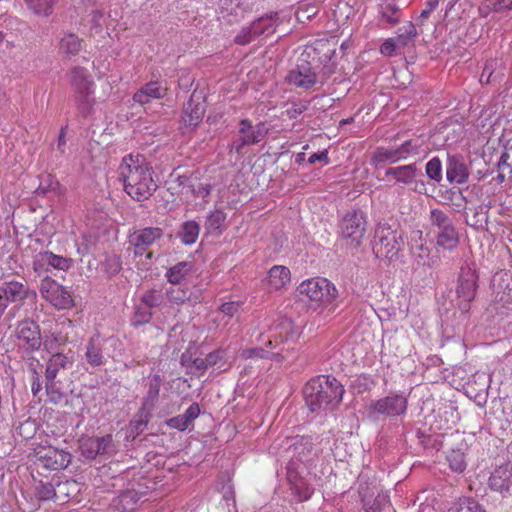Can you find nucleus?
I'll list each match as a JSON object with an SVG mask.
<instances>
[{
	"label": "nucleus",
	"instance_id": "f257e3e1",
	"mask_svg": "<svg viewBox=\"0 0 512 512\" xmlns=\"http://www.w3.org/2000/svg\"><path fill=\"white\" fill-rule=\"evenodd\" d=\"M152 167L140 154L125 156L119 166L125 192L137 201L148 199L156 190Z\"/></svg>",
	"mask_w": 512,
	"mask_h": 512
},
{
	"label": "nucleus",
	"instance_id": "f03ea898",
	"mask_svg": "<svg viewBox=\"0 0 512 512\" xmlns=\"http://www.w3.org/2000/svg\"><path fill=\"white\" fill-rule=\"evenodd\" d=\"M344 392L343 385L328 375H319L309 380L303 389L306 405L311 412L338 405Z\"/></svg>",
	"mask_w": 512,
	"mask_h": 512
},
{
	"label": "nucleus",
	"instance_id": "7ed1b4c3",
	"mask_svg": "<svg viewBox=\"0 0 512 512\" xmlns=\"http://www.w3.org/2000/svg\"><path fill=\"white\" fill-rule=\"evenodd\" d=\"M297 292L301 297H305L310 303L322 306L319 315L327 309L328 315H332L336 308V299L339 296L336 286L327 278L312 277L302 281L297 287Z\"/></svg>",
	"mask_w": 512,
	"mask_h": 512
},
{
	"label": "nucleus",
	"instance_id": "20e7f679",
	"mask_svg": "<svg viewBox=\"0 0 512 512\" xmlns=\"http://www.w3.org/2000/svg\"><path fill=\"white\" fill-rule=\"evenodd\" d=\"M69 83L77 109L83 116L90 115L95 105V83L89 71L83 67H73L69 71Z\"/></svg>",
	"mask_w": 512,
	"mask_h": 512
},
{
	"label": "nucleus",
	"instance_id": "39448f33",
	"mask_svg": "<svg viewBox=\"0 0 512 512\" xmlns=\"http://www.w3.org/2000/svg\"><path fill=\"white\" fill-rule=\"evenodd\" d=\"M294 337L293 324L289 320L281 321L272 330V334L266 342V348L254 347L246 348L240 352V357L248 359H268L270 357V350L277 347L279 344L284 343Z\"/></svg>",
	"mask_w": 512,
	"mask_h": 512
},
{
	"label": "nucleus",
	"instance_id": "423d86ee",
	"mask_svg": "<svg viewBox=\"0 0 512 512\" xmlns=\"http://www.w3.org/2000/svg\"><path fill=\"white\" fill-rule=\"evenodd\" d=\"M367 227L366 216L362 211L347 213L340 224V235L343 246L357 248L364 239Z\"/></svg>",
	"mask_w": 512,
	"mask_h": 512
},
{
	"label": "nucleus",
	"instance_id": "0eeeda50",
	"mask_svg": "<svg viewBox=\"0 0 512 512\" xmlns=\"http://www.w3.org/2000/svg\"><path fill=\"white\" fill-rule=\"evenodd\" d=\"M39 291L42 299L58 311L69 310L75 305L72 293L49 276L41 280Z\"/></svg>",
	"mask_w": 512,
	"mask_h": 512
},
{
	"label": "nucleus",
	"instance_id": "6e6552de",
	"mask_svg": "<svg viewBox=\"0 0 512 512\" xmlns=\"http://www.w3.org/2000/svg\"><path fill=\"white\" fill-rule=\"evenodd\" d=\"M33 455L44 468L49 470L65 469L72 460V455L69 452L42 443L35 445Z\"/></svg>",
	"mask_w": 512,
	"mask_h": 512
},
{
	"label": "nucleus",
	"instance_id": "1a4fd4ad",
	"mask_svg": "<svg viewBox=\"0 0 512 512\" xmlns=\"http://www.w3.org/2000/svg\"><path fill=\"white\" fill-rule=\"evenodd\" d=\"M401 236L387 223H379L375 229L373 252L375 256H395L400 250Z\"/></svg>",
	"mask_w": 512,
	"mask_h": 512
},
{
	"label": "nucleus",
	"instance_id": "9d476101",
	"mask_svg": "<svg viewBox=\"0 0 512 512\" xmlns=\"http://www.w3.org/2000/svg\"><path fill=\"white\" fill-rule=\"evenodd\" d=\"M268 133L264 123L252 125L248 119H243L239 123L238 138L231 144V151L240 154L244 146L253 145L261 142Z\"/></svg>",
	"mask_w": 512,
	"mask_h": 512
},
{
	"label": "nucleus",
	"instance_id": "9b49d317",
	"mask_svg": "<svg viewBox=\"0 0 512 512\" xmlns=\"http://www.w3.org/2000/svg\"><path fill=\"white\" fill-rule=\"evenodd\" d=\"M478 274L470 266L462 267L457 287V295L460 299L459 307L463 312H468L470 302L474 300L477 290Z\"/></svg>",
	"mask_w": 512,
	"mask_h": 512
},
{
	"label": "nucleus",
	"instance_id": "f8f14e48",
	"mask_svg": "<svg viewBox=\"0 0 512 512\" xmlns=\"http://www.w3.org/2000/svg\"><path fill=\"white\" fill-rule=\"evenodd\" d=\"M27 300L31 304L37 301V294L34 290L27 288L20 282L10 281L0 285V311L3 312L10 302Z\"/></svg>",
	"mask_w": 512,
	"mask_h": 512
},
{
	"label": "nucleus",
	"instance_id": "ddd939ff",
	"mask_svg": "<svg viewBox=\"0 0 512 512\" xmlns=\"http://www.w3.org/2000/svg\"><path fill=\"white\" fill-rule=\"evenodd\" d=\"M416 150L411 141H405L397 147H378L371 157V164L375 167H382L386 164H393L406 159Z\"/></svg>",
	"mask_w": 512,
	"mask_h": 512
},
{
	"label": "nucleus",
	"instance_id": "4468645a",
	"mask_svg": "<svg viewBox=\"0 0 512 512\" xmlns=\"http://www.w3.org/2000/svg\"><path fill=\"white\" fill-rule=\"evenodd\" d=\"M407 407V397L401 394H390L373 401L370 404V411L387 417H397L405 415Z\"/></svg>",
	"mask_w": 512,
	"mask_h": 512
},
{
	"label": "nucleus",
	"instance_id": "2eb2a0df",
	"mask_svg": "<svg viewBox=\"0 0 512 512\" xmlns=\"http://www.w3.org/2000/svg\"><path fill=\"white\" fill-rule=\"evenodd\" d=\"M19 345L28 351L38 350L42 344L39 325L30 320L20 322L16 330Z\"/></svg>",
	"mask_w": 512,
	"mask_h": 512
},
{
	"label": "nucleus",
	"instance_id": "dca6fc26",
	"mask_svg": "<svg viewBox=\"0 0 512 512\" xmlns=\"http://www.w3.org/2000/svg\"><path fill=\"white\" fill-rule=\"evenodd\" d=\"M82 454L89 459L97 455L111 454L114 452L113 437L108 434L102 437H86L80 440Z\"/></svg>",
	"mask_w": 512,
	"mask_h": 512
},
{
	"label": "nucleus",
	"instance_id": "f3484780",
	"mask_svg": "<svg viewBox=\"0 0 512 512\" xmlns=\"http://www.w3.org/2000/svg\"><path fill=\"white\" fill-rule=\"evenodd\" d=\"M286 80L289 84L305 90L313 88L318 83L322 84L312 67L301 64L288 73Z\"/></svg>",
	"mask_w": 512,
	"mask_h": 512
},
{
	"label": "nucleus",
	"instance_id": "a211bd4d",
	"mask_svg": "<svg viewBox=\"0 0 512 512\" xmlns=\"http://www.w3.org/2000/svg\"><path fill=\"white\" fill-rule=\"evenodd\" d=\"M488 485L491 490L500 493L503 497L511 495L512 469L506 466H499L489 477Z\"/></svg>",
	"mask_w": 512,
	"mask_h": 512
},
{
	"label": "nucleus",
	"instance_id": "6ab92c4d",
	"mask_svg": "<svg viewBox=\"0 0 512 512\" xmlns=\"http://www.w3.org/2000/svg\"><path fill=\"white\" fill-rule=\"evenodd\" d=\"M162 234L163 232L160 228H145L131 235L130 243L137 249L135 256L142 254L146 248L159 239Z\"/></svg>",
	"mask_w": 512,
	"mask_h": 512
},
{
	"label": "nucleus",
	"instance_id": "aec40b11",
	"mask_svg": "<svg viewBox=\"0 0 512 512\" xmlns=\"http://www.w3.org/2000/svg\"><path fill=\"white\" fill-rule=\"evenodd\" d=\"M167 89L157 81L145 84L133 95V100L139 104H147L152 100L161 99L166 95Z\"/></svg>",
	"mask_w": 512,
	"mask_h": 512
},
{
	"label": "nucleus",
	"instance_id": "412c9836",
	"mask_svg": "<svg viewBox=\"0 0 512 512\" xmlns=\"http://www.w3.org/2000/svg\"><path fill=\"white\" fill-rule=\"evenodd\" d=\"M102 337L99 332H96L87 342L85 358L87 362L93 367H99L106 363V359L102 352Z\"/></svg>",
	"mask_w": 512,
	"mask_h": 512
},
{
	"label": "nucleus",
	"instance_id": "4be33fe9",
	"mask_svg": "<svg viewBox=\"0 0 512 512\" xmlns=\"http://www.w3.org/2000/svg\"><path fill=\"white\" fill-rule=\"evenodd\" d=\"M446 177L450 183L463 184L468 180V169L460 157L449 156L446 167Z\"/></svg>",
	"mask_w": 512,
	"mask_h": 512
},
{
	"label": "nucleus",
	"instance_id": "5701e85b",
	"mask_svg": "<svg viewBox=\"0 0 512 512\" xmlns=\"http://www.w3.org/2000/svg\"><path fill=\"white\" fill-rule=\"evenodd\" d=\"M82 49V40L72 32L63 33L58 41V52L64 57H74Z\"/></svg>",
	"mask_w": 512,
	"mask_h": 512
},
{
	"label": "nucleus",
	"instance_id": "b1692460",
	"mask_svg": "<svg viewBox=\"0 0 512 512\" xmlns=\"http://www.w3.org/2000/svg\"><path fill=\"white\" fill-rule=\"evenodd\" d=\"M278 23L277 13L266 14L252 21L253 33L256 34L257 38L260 36L268 37L276 31Z\"/></svg>",
	"mask_w": 512,
	"mask_h": 512
},
{
	"label": "nucleus",
	"instance_id": "393cba45",
	"mask_svg": "<svg viewBox=\"0 0 512 512\" xmlns=\"http://www.w3.org/2000/svg\"><path fill=\"white\" fill-rule=\"evenodd\" d=\"M71 258H38L34 262V270L39 275L42 272H53V270L66 271L71 266Z\"/></svg>",
	"mask_w": 512,
	"mask_h": 512
},
{
	"label": "nucleus",
	"instance_id": "a878e982",
	"mask_svg": "<svg viewBox=\"0 0 512 512\" xmlns=\"http://www.w3.org/2000/svg\"><path fill=\"white\" fill-rule=\"evenodd\" d=\"M291 281L290 270L282 265L273 266L268 273V285L270 289L280 290Z\"/></svg>",
	"mask_w": 512,
	"mask_h": 512
},
{
	"label": "nucleus",
	"instance_id": "bb28decb",
	"mask_svg": "<svg viewBox=\"0 0 512 512\" xmlns=\"http://www.w3.org/2000/svg\"><path fill=\"white\" fill-rule=\"evenodd\" d=\"M204 113V104L191 99L184 108L182 122L185 126L194 127L202 120Z\"/></svg>",
	"mask_w": 512,
	"mask_h": 512
},
{
	"label": "nucleus",
	"instance_id": "cd10ccee",
	"mask_svg": "<svg viewBox=\"0 0 512 512\" xmlns=\"http://www.w3.org/2000/svg\"><path fill=\"white\" fill-rule=\"evenodd\" d=\"M504 75V67L501 59H489L486 61L483 71L480 75V82L482 84H489Z\"/></svg>",
	"mask_w": 512,
	"mask_h": 512
},
{
	"label": "nucleus",
	"instance_id": "c85d7f7f",
	"mask_svg": "<svg viewBox=\"0 0 512 512\" xmlns=\"http://www.w3.org/2000/svg\"><path fill=\"white\" fill-rule=\"evenodd\" d=\"M386 176L393 177L398 183L410 184L417 176V168L415 164L389 168L386 170Z\"/></svg>",
	"mask_w": 512,
	"mask_h": 512
},
{
	"label": "nucleus",
	"instance_id": "c756f323",
	"mask_svg": "<svg viewBox=\"0 0 512 512\" xmlns=\"http://www.w3.org/2000/svg\"><path fill=\"white\" fill-rule=\"evenodd\" d=\"M167 298L177 304H183L186 301L196 304L201 300V293L198 291L197 293L188 292L187 289L182 287H171L166 292Z\"/></svg>",
	"mask_w": 512,
	"mask_h": 512
},
{
	"label": "nucleus",
	"instance_id": "7c9ffc66",
	"mask_svg": "<svg viewBox=\"0 0 512 512\" xmlns=\"http://www.w3.org/2000/svg\"><path fill=\"white\" fill-rule=\"evenodd\" d=\"M227 215L222 210L211 211L205 222V229L208 234L219 236L222 234Z\"/></svg>",
	"mask_w": 512,
	"mask_h": 512
},
{
	"label": "nucleus",
	"instance_id": "2f4dec72",
	"mask_svg": "<svg viewBox=\"0 0 512 512\" xmlns=\"http://www.w3.org/2000/svg\"><path fill=\"white\" fill-rule=\"evenodd\" d=\"M193 264L189 261L179 262L167 271V279L171 284H180L192 272Z\"/></svg>",
	"mask_w": 512,
	"mask_h": 512
},
{
	"label": "nucleus",
	"instance_id": "473e14b6",
	"mask_svg": "<svg viewBox=\"0 0 512 512\" xmlns=\"http://www.w3.org/2000/svg\"><path fill=\"white\" fill-rule=\"evenodd\" d=\"M36 192L38 195H45L50 192L56 195H62L64 190L55 176L51 174H44L40 177L39 186Z\"/></svg>",
	"mask_w": 512,
	"mask_h": 512
},
{
	"label": "nucleus",
	"instance_id": "72a5a7b5",
	"mask_svg": "<svg viewBox=\"0 0 512 512\" xmlns=\"http://www.w3.org/2000/svg\"><path fill=\"white\" fill-rule=\"evenodd\" d=\"M458 243V235L453 225L446 226L439 231L437 244L446 250H451Z\"/></svg>",
	"mask_w": 512,
	"mask_h": 512
},
{
	"label": "nucleus",
	"instance_id": "f704fd0d",
	"mask_svg": "<svg viewBox=\"0 0 512 512\" xmlns=\"http://www.w3.org/2000/svg\"><path fill=\"white\" fill-rule=\"evenodd\" d=\"M69 363V359L66 355L62 353H56L51 356L49 359L47 368H46V377L48 380L55 379L58 371L60 369L66 368Z\"/></svg>",
	"mask_w": 512,
	"mask_h": 512
},
{
	"label": "nucleus",
	"instance_id": "c9c22d12",
	"mask_svg": "<svg viewBox=\"0 0 512 512\" xmlns=\"http://www.w3.org/2000/svg\"><path fill=\"white\" fill-rule=\"evenodd\" d=\"M28 8L38 16L48 17L53 13L57 0H25Z\"/></svg>",
	"mask_w": 512,
	"mask_h": 512
},
{
	"label": "nucleus",
	"instance_id": "e433bc0d",
	"mask_svg": "<svg viewBox=\"0 0 512 512\" xmlns=\"http://www.w3.org/2000/svg\"><path fill=\"white\" fill-rule=\"evenodd\" d=\"M140 499L139 493L133 489L124 491L118 498L117 507L123 512H132L136 509Z\"/></svg>",
	"mask_w": 512,
	"mask_h": 512
},
{
	"label": "nucleus",
	"instance_id": "4c0bfd02",
	"mask_svg": "<svg viewBox=\"0 0 512 512\" xmlns=\"http://www.w3.org/2000/svg\"><path fill=\"white\" fill-rule=\"evenodd\" d=\"M447 512H486L475 500L467 497L459 498Z\"/></svg>",
	"mask_w": 512,
	"mask_h": 512
},
{
	"label": "nucleus",
	"instance_id": "58836bf2",
	"mask_svg": "<svg viewBox=\"0 0 512 512\" xmlns=\"http://www.w3.org/2000/svg\"><path fill=\"white\" fill-rule=\"evenodd\" d=\"M199 225L195 221H187L183 224L182 231L180 233L181 241L184 244L191 245L196 242L199 235Z\"/></svg>",
	"mask_w": 512,
	"mask_h": 512
},
{
	"label": "nucleus",
	"instance_id": "ea45409f",
	"mask_svg": "<svg viewBox=\"0 0 512 512\" xmlns=\"http://www.w3.org/2000/svg\"><path fill=\"white\" fill-rule=\"evenodd\" d=\"M449 467L457 473H462L466 469L465 454L461 450H452L447 455Z\"/></svg>",
	"mask_w": 512,
	"mask_h": 512
},
{
	"label": "nucleus",
	"instance_id": "a19ab883",
	"mask_svg": "<svg viewBox=\"0 0 512 512\" xmlns=\"http://www.w3.org/2000/svg\"><path fill=\"white\" fill-rule=\"evenodd\" d=\"M254 32V27L252 22L248 25L243 26L240 31L235 36V43L239 45H247L257 39L256 34Z\"/></svg>",
	"mask_w": 512,
	"mask_h": 512
},
{
	"label": "nucleus",
	"instance_id": "79ce46f5",
	"mask_svg": "<svg viewBox=\"0 0 512 512\" xmlns=\"http://www.w3.org/2000/svg\"><path fill=\"white\" fill-rule=\"evenodd\" d=\"M379 13L391 25L399 22V8L395 4L387 3L382 5Z\"/></svg>",
	"mask_w": 512,
	"mask_h": 512
},
{
	"label": "nucleus",
	"instance_id": "37998d69",
	"mask_svg": "<svg viewBox=\"0 0 512 512\" xmlns=\"http://www.w3.org/2000/svg\"><path fill=\"white\" fill-rule=\"evenodd\" d=\"M401 30H403V32L394 38L398 43V49L405 47L411 40H413L417 33L414 25L411 22L403 26Z\"/></svg>",
	"mask_w": 512,
	"mask_h": 512
},
{
	"label": "nucleus",
	"instance_id": "c03bdc74",
	"mask_svg": "<svg viewBox=\"0 0 512 512\" xmlns=\"http://www.w3.org/2000/svg\"><path fill=\"white\" fill-rule=\"evenodd\" d=\"M480 10L481 12L484 10L495 12L512 10V0H487Z\"/></svg>",
	"mask_w": 512,
	"mask_h": 512
},
{
	"label": "nucleus",
	"instance_id": "a18cd8bd",
	"mask_svg": "<svg viewBox=\"0 0 512 512\" xmlns=\"http://www.w3.org/2000/svg\"><path fill=\"white\" fill-rule=\"evenodd\" d=\"M426 174L430 179L437 182L442 179V164L439 158L433 157L428 161L426 164Z\"/></svg>",
	"mask_w": 512,
	"mask_h": 512
},
{
	"label": "nucleus",
	"instance_id": "49530a36",
	"mask_svg": "<svg viewBox=\"0 0 512 512\" xmlns=\"http://www.w3.org/2000/svg\"><path fill=\"white\" fill-rule=\"evenodd\" d=\"M430 220L433 225L437 226L439 230L452 225L451 220L442 210L433 209L430 213Z\"/></svg>",
	"mask_w": 512,
	"mask_h": 512
},
{
	"label": "nucleus",
	"instance_id": "de8ad7c7",
	"mask_svg": "<svg viewBox=\"0 0 512 512\" xmlns=\"http://www.w3.org/2000/svg\"><path fill=\"white\" fill-rule=\"evenodd\" d=\"M162 293L158 290H149L142 296V302L148 307H158L162 303Z\"/></svg>",
	"mask_w": 512,
	"mask_h": 512
},
{
	"label": "nucleus",
	"instance_id": "09e8293b",
	"mask_svg": "<svg viewBox=\"0 0 512 512\" xmlns=\"http://www.w3.org/2000/svg\"><path fill=\"white\" fill-rule=\"evenodd\" d=\"M56 496L55 489L51 483H40L37 488L36 497L41 501H48Z\"/></svg>",
	"mask_w": 512,
	"mask_h": 512
},
{
	"label": "nucleus",
	"instance_id": "8fccbe9b",
	"mask_svg": "<svg viewBox=\"0 0 512 512\" xmlns=\"http://www.w3.org/2000/svg\"><path fill=\"white\" fill-rule=\"evenodd\" d=\"M308 109V104L303 101L294 102L291 104L290 107L286 109V115L290 119H296L298 116H300L303 112H305Z\"/></svg>",
	"mask_w": 512,
	"mask_h": 512
},
{
	"label": "nucleus",
	"instance_id": "3c124183",
	"mask_svg": "<svg viewBox=\"0 0 512 512\" xmlns=\"http://www.w3.org/2000/svg\"><path fill=\"white\" fill-rule=\"evenodd\" d=\"M398 50V43L394 38L386 39L382 45L380 46V53L387 57H392L396 55Z\"/></svg>",
	"mask_w": 512,
	"mask_h": 512
},
{
	"label": "nucleus",
	"instance_id": "603ef678",
	"mask_svg": "<svg viewBox=\"0 0 512 512\" xmlns=\"http://www.w3.org/2000/svg\"><path fill=\"white\" fill-rule=\"evenodd\" d=\"M152 318L150 310H137L132 318V325L135 327L149 323Z\"/></svg>",
	"mask_w": 512,
	"mask_h": 512
},
{
	"label": "nucleus",
	"instance_id": "864d4df0",
	"mask_svg": "<svg viewBox=\"0 0 512 512\" xmlns=\"http://www.w3.org/2000/svg\"><path fill=\"white\" fill-rule=\"evenodd\" d=\"M165 423L170 428L177 429L179 431H184L189 427V423L182 414L166 420Z\"/></svg>",
	"mask_w": 512,
	"mask_h": 512
},
{
	"label": "nucleus",
	"instance_id": "5fc2aeb1",
	"mask_svg": "<svg viewBox=\"0 0 512 512\" xmlns=\"http://www.w3.org/2000/svg\"><path fill=\"white\" fill-rule=\"evenodd\" d=\"M200 414V407L197 403L191 404L187 410L185 411L184 418L189 423V425L199 416Z\"/></svg>",
	"mask_w": 512,
	"mask_h": 512
},
{
	"label": "nucleus",
	"instance_id": "6e6d98bb",
	"mask_svg": "<svg viewBox=\"0 0 512 512\" xmlns=\"http://www.w3.org/2000/svg\"><path fill=\"white\" fill-rule=\"evenodd\" d=\"M240 308V304L237 302H227L221 305L220 310L222 313L229 317H233Z\"/></svg>",
	"mask_w": 512,
	"mask_h": 512
},
{
	"label": "nucleus",
	"instance_id": "4d7b16f0",
	"mask_svg": "<svg viewBox=\"0 0 512 512\" xmlns=\"http://www.w3.org/2000/svg\"><path fill=\"white\" fill-rule=\"evenodd\" d=\"M361 495V501L363 503V509L366 512H375L380 509V505L378 504V501L375 500L371 502L369 499H367L366 495L360 492Z\"/></svg>",
	"mask_w": 512,
	"mask_h": 512
},
{
	"label": "nucleus",
	"instance_id": "13d9d810",
	"mask_svg": "<svg viewBox=\"0 0 512 512\" xmlns=\"http://www.w3.org/2000/svg\"><path fill=\"white\" fill-rule=\"evenodd\" d=\"M220 8L222 11H227L230 14L234 13L239 7L238 0H220Z\"/></svg>",
	"mask_w": 512,
	"mask_h": 512
},
{
	"label": "nucleus",
	"instance_id": "bf43d9fd",
	"mask_svg": "<svg viewBox=\"0 0 512 512\" xmlns=\"http://www.w3.org/2000/svg\"><path fill=\"white\" fill-rule=\"evenodd\" d=\"M318 161H323L325 164L329 162L327 150H323L318 153H313L308 159V162L310 164H314Z\"/></svg>",
	"mask_w": 512,
	"mask_h": 512
},
{
	"label": "nucleus",
	"instance_id": "052dcab7",
	"mask_svg": "<svg viewBox=\"0 0 512 512\" xmlns=\"http://www.w3.org/2000/svg\"><path fill=\"white\" fill-rule=\"evenodd\" d=\"M222 358V352L219 351V350H216V351H213L211 353H209L206 357H205V361L206 363L208 364V366H213L215 364L218 363V361Z\"/></svg>",
	"mask_w": 512,
	"mask_h": 512
},
{
	"label": "nucleus",
	"instance_id": "680f3d73",
	"mask_svg": "<svg viewBox=\"0 0 512 512\" xmlns=\"http://www.w3.org/2000/svg\"><path fill=\"white\" fill-rule=\"evenodd\" d=\"M65 136H66V128L63 127L60 130L59 137H58V143H57V149L62 154L65 152V146H66Z\"/></svg>",
	"mask_w": 512,
	"mask_h": 512
},
{
	"label": "nucleus",
	"instance_id": "e2e57ef3",
	"mask_svg": "<svg viewBox=\"0 0 512 512\" xmlns=\"http://www.w3.org/2000/svg\"><path fill=\"white\" fill-rule=\"evenodd\" d=\"M91 21L96 27H101L104 22V14L99 10L93 11L91 14Z\"/></svg>",
	"mask_w": 512,
	"mask_h": 512
},
{
	"label": "nucleus",
	"instance_id": "0e129e2a",
	"mask_svg": "<svg viewBox=\"0 0 512 512\" xmlns=\"http://www.w3.org/2000/svg\"><path fill=\"white\" fill-rule=\"evenodd\" d=\"M40 390H41V383H40L39 377H38L36 371H33L32 382H31V391H32L33 395L36 396Z\"/></svg>",
	"mask_w": 512,
	"mask_h": 512
},
{
	"label": "nucleus",
	"instance_id": "69168bd1",
	"mask_svg": "<svg viewBox=\"0 0 512 512\" xmlns=\"http://www.w3.org/2000/svg\"><path fill=\"white\" fill-rule=\"evenodd\" d=\"M77 252L82 255L92 253L91 245L87 243L86 239H82L81 243L78 244Z\"/></svg>",
	"mask_w": 512,
	"mask_h": 512
},
{
	"label": "nucleus",
	"instance_id": "338daca9",
	"mask_svg": "<svg viewBox=\"0 0 512 512\" xmlns=\"http://www.w3.org/2000/svg\"><path fill=\"white\" fill-rule=\"evenodd\" d=\"M119 258H108L107 265L111 268V273H116L121 269Z\"/></svg>",
	"mask_w": 512,
	"mask_h": 512
},
{
	"label": "nucleus",
	"instance_id": "774afa93",
	"mask_svg": "<svg viewBox=\"0 0 512 512\" xmlns=\"http://www.w3.org/2000/svg\"><path fill=\"white\" fill-rule=\"evenodd\" d=\"M193 366L197 370H202V371H205L206 369L209 368L208 364L205 361V358H196V359H194L193 360Z\"/></svg>",
	"mask_w": 512,
	"mask_h": 512
}]
</instances>
